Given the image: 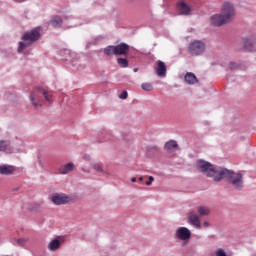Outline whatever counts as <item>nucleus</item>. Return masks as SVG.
<instances>
[{
	"mask_svg": "<svg viewBox=\"0 0 256 256\" xmlns=\"http://www.w3.org/2000/svg\"><path fill=\"white\" fill-rule=\"evenodd\" d=\"M127 91H123L120 95H119V99H127Z\"/></svg>",
	"mask_w": 256,
	"mask_h": 256,
	"instance_id": "30",
	"label": "nucleus"
},
{
	"mask_svg": "<svg viewBox=\"0 0 256 256\" xmlns=\"http://www.w3.org/2000/svg\"><path fill=\"white\" fill-rule=\"evenodd\" d=\"M105 55H108V57H111V55H115V46L109 45L106 48H104Z\"/></svg>",
	"mask_w": 256,
	"mask_h": 256,
	"instance_id": "26",
	"label": "nucleus"
},
{
	"mask_svg": "<svg viewBox=\"0 0 256 256\" xmlns=\"http://www.w3.org/2000/svg\"><path fill=\"white\" fill-rule=\"evenodd\" d=\"M184 81L188 85H196V83H199V79H197V76L193 72H187L184 76Z\"/></svg>",
	"mask_w": 256,
	"mask_h": 256,
	"instance_id": "17",
	"label": "nucleus"
},
{
	"mask_svg": "<svg viewBox=\"0 0 256 256\" xmlns=\"http://www.w3.org/2000/svg\"><path fill=\"white\" fill-rule=\"evenodd\" d=\"M174 237L180 239V241H189L191 239V230L187 227H179L176 229Z\"/></svg>",
	"mask_w": 256,
	"mask_h": 256,
	"instance_id": "10",
	"label": "nucleus"
},
{
	"mask_svg": "<svg viewBox=\"0 0 256 256\" xmlns=\"http://www.w3.org/2000/svg\"><path fill=\"white\" fill-rule=\"evenodd\" d=\"M220 13L223 15L224 19L228 22L231 23L233 19H235V4L230 1H225L221 5V10Z\"/></svg>",
	"mask_w": 256,
	"mask_h": 256,
	"instance_id": "6",
	"label": "nucleus"
},
{
	"mask_svg": "<svg viewBox=\"0 0 256 256\" xmlns=\"http://www.w3.org/2000/svg\"><path fill=\"white\" fill-rule=\"evenodd\" d=\"M20 189H21L20 186H15V187L12 188V191H19Z\"/></svg>",
	"mask_w": 256,
	"mask_h": 256,
	"instance_id": "34",
	"label": "nucleus"
},
{
	"mask_svg": "<svg viewBox=\"0 0 256 256\" xmlns=\"http://www.w3.org/2000/svg\"><path fill=\"white\" fill-rule=\"evenodd\" d=\"M29 241V238H20L16 240L18 247H25V244Z\"/></svg>",
	"mask_w": 256,
	"mask_h": 256,
	"instance_id": "27",
	"label": "nucleus"
},
{
	"mask_svg": "<svg viewBox=\"0 0 256 256\" xmlns=\"http://www.w3.org/2000/svg\"><path fill=\"white\" fill-rule=\"evenodd\" d=\"M81 171H83L84 173H91L90 170H86L85 168H82Z\"/></svg>",
	"mask_w": 256,
	"mask_h": 256,
	"instance_id": "35",
	"label": "nucleus"
},
{
	"mask_svg": "<svg viewBox=\"0 0 256 256\" xmlns=\"http://www.w3.org/2000/svg\"><path fill=\"white\" fill-rule=\"evenodd\" d=\"M228 67L231 71H235V70L239 69L240 65L237 62H230Z\"/></svg>",
	"mask_w": 256,
	"mask_h": 256,
	"instance_id": "28",
	"label": "nucleus"
},
{
	"mask_svg": "<svg viewBox=\"0 0 256 256\" xmlns=\"http://www.w3.org/2000/svg\"><path fill=\"white\" fill-rule=\"evenodd\" d=\"M110 140H111V134L109 133V131L107 130L102 131L100 134V143H105Z\"/></svg>",
	"mask_w": 256,
	"mask_h": 256,
	"instance_id": "23",
	"label": "nucleus"
},
{
	"mask_svg": "<svg viewBox=\"0 0 256 256\" xmlns=\"http://www.w3.org/2000/svg\"><path fill=\"white\" fill-rule=\"evenodd\" d=\"M187 219L189 225H192V227H195L196 229H201V218H199L197 213L193 211L189 212Z\"/></svg>",
	"mask_w": 256,
	"mask_h": 256,
	"instance_id": "11",
	"label": "nucleus"
},
{
	"mask_svg": "<svg viewBox=\"0 0 256 256\" xmlns=\"http://www.w3.org/2000/svg\"><path fill=\"white\" fill-rule=\"evenodd\" d=\"M178 147H179V144H177V141L175 140H170L166 142L164 145V149L169 153H173V151H177Z\"/></svg>",
	"mask_w": 256,
	"mask_h": 256,
	"instance_id": "19",
	"label": "nucleus"
},
{
	"mask_svg": "<svg viewBox=\"0 0 256 256\" xmlns=\"http://www.w3.org/2000/svg\"><path fill=\"white\" fill-rule=\"evenodd\" d=\"M141 88L144 90V91H153V85L149 84V83H143L141 85Z\"/></svg>",
	"mask_w": 256,
	"mask_h": 256,
	"instance_id": "29",
	"label": "nucleus"
},
{
	"mask_svg": "<svg viewBox=\"0 0 256 256\" xmlns=\"http://www.w3.org/2000/svg\"><path fill=\"white\" fill-rule=\"evenodd\" d=\"M63 245V240L59 238H54L48 243V249L54 253L55 251H59L61 246Z\"/></svg>",
	"mask_w": 256,
	"mask_h": 256,
	"instance_id": "15",
	"label": "nucleus"
},
{
	"mask_svg": "<svg viewBox=\"0 0 256 256\" xmlns=\"http://www.w3.org/2000/svg\"><path fill=\"white\" fill-rule=\"evenodd\" d=\"M153 181H155V178L153 176H149V181H146V185H152Z\"/></svg>",
	"mask_w": 256,
	"mask_h": 256,
	"instance_id": "31",
	"label": "nucleus"
},
{
	"mask_svg": "<svg viewBox=\"0 0 256 256\" xmlns=\"http://www.w3.org/2000/svg\"><path fill=\"white\" fill-rule=\"evenodd\" d=\"M136 181H137V178H135V177L131 178V183H135Z\"/></svg>",
	"mask_w": 256,
	"mask_h": 256,
	"instance_id": "37",
	"label": "nucleus"
},
{
	"mask_svg": "<svg viewBox=\"0 0 256 256\" xmlns=\"http://www.w3.org/2000/svg\"><path fill=\"white\" fill-rule=\"evenodd\" d=\"M210 25H212V27H223L229 25V22L221 13H217L210 17Z\"/></svg>",
	"mask_w": 256,
	"mask_h": 256,
	"instance_id": "9",
	"label": "nucleus"
},
{
	"mask_svg": "<svg viewBox=\"0 0 256 256\" xmlns=\"http://www.w3.org/2000/svg\"><path fill=\"white\" fill-rule=\"evenodd\" d=\"M15 173V166L0 165V175H13Z\"/></svg>",
	"mask_w": 256,
	"mask_h": 256,
	"instance_id": "18",
	"label": "nucleus"
},
{
	"mask_svg": "<svg viewBox=\"0 0 256 256\" xmlns=\"http://www.w3.org/2000/svg\"><path fill=\"white\" fill-rule=\"evenodd\" d=\"M156 73L158 77H165V75H167V66H165V62L161 60L157 62Z\"/></svg>",
	"mask_w": 256,
	"mask_h": 256,
	"instance_id": "16",
	"label": "nucleus"
},
{
	"mask_svg": "<svg viewBox=\"0 0 256 256\" xmlns=\"http://www.w3.org/2000/svg\"><path fill=\"white\" fill-rule=\"evenodd\" d=\"M51 201L54 205H67V203L73 202V196L67 194H54L51 196Z\"/></svg>",
	"mask_w": 256,
	"mask_h": 256,
	"instance_id": "8",
	"label": "nucleus"
},
{
	"mask_svg": "<svg viewBox=\"0 0 256 256\" xmlns=\"http://www.w3.org/2000/svg\"><path fill=\"white\" fill-rule=\"evenodd\" d=\"M16 3H24V1H27V0H14Z\"/></svg>",
	"mask_w": 256,
	"mask_h": 256,
	"instance_id": "36",
	"label": "nucleus"
},
{
	"mask_svg": "<svg viewBox=\"0 0 256 256\" xmlns=\"http://www.w3.org/2000/svg\"><path fill=\"white\" fill-rule=\"evenodd\" d=\"M203 227H205L206 229H208V227H211V223L209 221H205L203 223Z\"/></svg>",
	"mask_w": 256,
	"mask_h": 256,
	"instance_id": "33",
	"label": "nucleus"
},
{
	"mask_svg": "<svg viewBox=\"0 0 256 256\" xmlns=\"http://www.w3.org/2000/svg\"><path fill=\"white\" fill-rule=\"evenodd\" d=\"M178 11L180 15H189L191 13V8L187 3L185 2H180L178 3Z\"/></svg>",
	"mask_w": 256,
	"mask_h": 256,
	"instance_id": "20",
	"label": "nucleus"
},
{
	"mask_svg": "<svg viewBox=\"0 0 256 256\" xmlns=\"http://www.w3.org/2000/svg\"><path fill=\"white\" fill-rule=\"evenodd\" d=\"M41 38V32L39 28H34L31 31H28L22 35V42H19L18 53H23L27 47L33 45L35 41H39Z\"/></svg>",
	"mask_w": 256,
	"mask_h": 256,
	"instance_id": "3",
	"label": "nucleus"
},
{
	"mask_svg": "<svg viewBox=\"0 0 256 256\" xmlns=\"http://www.w3.org/2000/svg\"><path fill=\"white\" fill-rule=\"evenodd\" d=\"M92 169H94L96 173H103V175H111V173L109 171H105V169H103V166H101V164L99 163L92 164Z\"/></svg>",
	"mask_w": 256,
	"mask_h": 256,
	"instance_id": "21",
	"label": "nucleus"
},
{
	"mask_svg": "<svg viewBox=\"0 0 256 256\" xmlns=\"http://www.w3.org/2000/svg\"><path fill=\"white\" fill-rule=\"evenodd\" d=\"M197 211L201 217H205L211 213V211L209 210V208H207V206H199L197 208Z\"/></svg>",
	"mask_w": 256,
	"mask_h": 256,
	"instance_id": "24",
	"label": "nucleus"
},
{
	"mask_svg": "<svg viewBox=\"0 0 256 256\" xmlns=\"http://www.w3.org/2000/svg\"><path fill=\"white\" fill-rule=\"evenodd\" d=\"M206 48L207 46L205 45V42L201 40H194L189 43L187 50L191 57H199L205 53Z\"/></svg>",
	"mask_w": 256,
	"mask_h": 256,
	"instance_id": "5",
	"label": "nucleus"
},
{
	"mask_svg": "<svg viewBox=\"0 0 256 256\" xmlns=\"http://www.w3.org/2000/svg\"><path fill=\"white\" fill-rule=\"evenodd\" d=\"M195 169L204 175V177H208L212 179L215 183H220L221 175H223V171L225 168L212 164L209 161L199 159L195 163Z\"/></svg>",
	"mask_w": 256,
	"mask_h": 256,
	"instance_id": "1",
	"label": "nucleus"
},
{
	"mask_svg": "<svg viewBox=\"0 0 256 256\" xmlns=\"http://www.w3.org/2000/svg\"><path fill=\"white\" fill-rule=\"evenodd\" d=\"M115 55L116 57L119 55H124V57H127L129 55V46L126 43H120L115 46Z\"/></svg>",
	"mask_w": 256,
	"mask_h": 256,
	"instance_id": "13",
	"label": "nucleus"
},
{
	"mask_svg": "<svg viewBox=\"0 0 256 256\" xmlns=\"http://www.w3.org/2000/svg\"><path fill=\"white\" fill-rule=\"evenodd\" d=\"M83 159H84V161L89 162V161H91V156L89 154H84Z\"/></svg>",
	"mask_w": 256,
	"mask_h": 256,
	"instance_id": "32",
	"label": "nucleus"
},
{
	"mask_svg": "<svg viewBox=\"0 0 256 256\" xmlns=\"http://www.w3.org/2000/svg\"><path fill=\"white\" fill-rule=\"evenodd\" d=\"M72 171H75V164L73 162H68L58 169L60 175H69Z\"/></svg>",
	"mask_w": 256,
	"mask_h": 256,
	"instance_id": "14",
	"label": "nucleus"
},
{
	"mask_svg": "<svg viewBox=\"0 0 256 256\" xmlns=\"http://www.w3.org/2000/svg\"><path fill=\"white\" fill-rule=\"evenodd\" d=\"M117 63L120 67H122V69H127V67H129V61L127 58H118Z\"/></svg>",
	"mask_w": 256,
	"mask_h": 256,
	"instance_id": "25",
	"label": "nucleus"
},
{
	"mask_svg": "<svg viewBox=\"0 0 256 256\" xmlns=\"http://www.w3.org/2000/svg\"><path fill=\"white\" fill-rule=\"evenodd\" d=\"M134 72L137 73V68L134 69Z\"/></svg>",
	"mask_w": 256,
	"mask_h": 256,
	"instance_id": "39",
	"label": "nucleus"
},
{
	"mask_svg": "<svg viewBox=\"0 0 256 256\" xmlns=\"http://www.w3.org/2000/svg\"><path fill=\"white\" fill-rule=\"evenodd\" d=\"M241 43L245 51L249 53L256 52V37L255 34H248L241 38Z\"/></svg>",
	"mask_w": 256,
	"mask_h": 256,
	"instance_id": "7",
	"label": "nucleus"
},
{
	"mask_svg": "<svg viewBox=\"0 0 256 256\" xmlns=\"http://www.w3.org/2000/svg\"><path fill=\"white\" fill-rule=\"evenodd\" d=\"M0 153H17V150L11 146V142L9 140H0Z\"/></svg>",
	"mask_w": 256,
	"mask_h": 256,
	"instance_id": "12",
	"label": "nucleus"
},
{
	"mask_svg": "<svg viewBox=\"0 0 256 256\" xmlns=\"http://www.w3.org/2000/svg\"><path fill=\"white\" fill-rule=\"evenodd\" d=\"M39 95H42L47 103H53V95L51 91L43 88L42 86H36L34 91L30 94V102L33 107H41V100H39Z\"/></svg>",
	"mask_w": 256,
	"mask_h": 256,
	"instance_id": "4",
	"label": "nucleus"
},
{
	"mask_svg": "<svg viewBox=\"0 0 256 256\" xmlns=\"http://www.w3.org/2000/svg\"><path fill=\"white\" fill-rule=\"evenodd\" d=\"M226 179L228 185H231L236 191H241L245 187V181L243 180V173L235 172L224 168L221 175V181Z\"/></svg>",
	"mask_w": 256,
	"mask_h": 256,
	"instance_id": "2",
	"label": "nucleus"
},
{
	"mask_svg": "<svg viewBox=\"0 0 256 256\" xmlns=\"http://www.w3.org/2000/svg\"><path fill=\"white\" fill-rule=\"evenodd\" d=\"M50 25L52 27H61V25H63V19H61V17H59V16H54L50 20Z\"/></svg>",
	"mask_w": 256,
	"mask_h": 256,
	"instance_id": "22",
	"label": "nucleus"
},
{
	"mask_svg": "<svg viewBox=\"0 0 256 256\" xmlns=\"http://www.w3.org/2000/svg\"><path fill=\"white\" fill-rule=\"evenodd\" d=\"M138 181H143V176L139 177Z\"/></svg>",
	"mask_w": 256,
	"mask_h": 256,
	"instance_id": "38",
	"label": "nucleus"
}]
</instances>
